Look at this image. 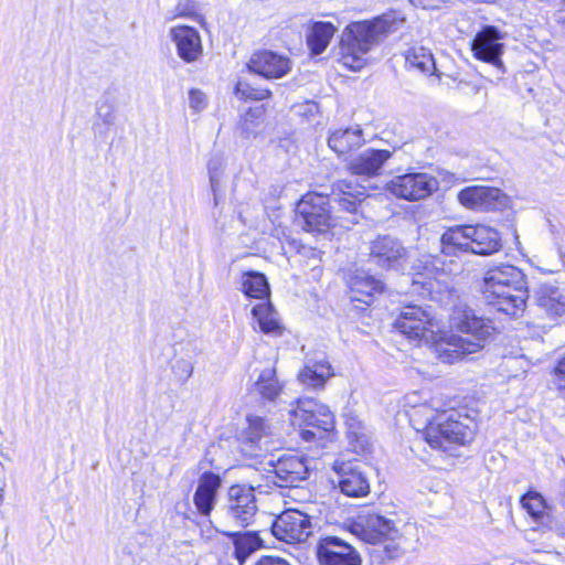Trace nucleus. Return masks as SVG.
<instances>
[{"label": "nucleus", "instance_id": "obj_31", "mask_svg": "<svg viewBox=\"0 0 565 565\" xmlns=\"http://www.w3.org/2000/svg\"><path fill=\"white\" fill-rule=\"evenodd\" d=\"M521 505L536 523L543 525L548 523V507L540 493L527 492L522 497Z\"/></svg>", "mask_w": 565, "mask_h": 565}, {"label": "nucleus", "instance_id": "obj_1", "mask_svg": "<svg viewBox=\"0 0 565 565\" xmlns=\"http://www.w3.org/2000/svg\"><path fill=\"white\" fill-rule=\"evenodd\" d=\"M449 323L451 328L472 339L455 334L443 335L441 324L431 310L417 305L404 306L394 321V327L411 340L431 343L438 359L450 364L480 351L494 330L489 319L476 316L475 311L465 305L452 309Z\"/></svg>", "mask_w": 565, "mask_h": 565}, {"label": "nucleus", "instance_id": "obj_3", "mask_svg": "<svg viewBox=\"0 0 565 565\" xmlns=\"http://www.w3.org/2000/svg\"><path fill=\"white\" fill-rule=\"evenodd\" d=\"M405 19L396 12L384 13L371 21L355 22L347 26L340 43L342 64L352 71L361 70L366 53L388 34L401 30Z\"/></svg>", "mask_w": 565, "mask_h": 565}, {"label": "nucleus", "instance_id": "obj_2", "mask_svg": "<svg viewBox=\"0 0 565 565\" xmlns=\"http://www.w3.org/2000/svg\"><path fill=\"white\" fill-rule=\"evenodd\" d=\"M365 198V188L355 183L351 178L342 179L333 183L328 196L318 193H307L298 202L296 207V222L306 232L324 233L342 216L330 214L329 205L337 212H345L349 217L340 223L349 228L358 223V206Z\"/></svg>", "mask_w": 565, "mask_h": 565}, {"label": "nucleus", "instance_id": "obj_46", "mask_svg": "<svg viewBox=\"0 0 565 565\" xmlns=\"http://www.w3.org/2000/svg\"><path fill=\"white\" fill-rule=\"evenodd\" d=\"M415 7L423 9L438 8L439 0H409Z\"/></svg>", "mask_w": 565, "mask_h": 565}, {"label": "nucleus", "instance_id": "obj_32", "mask_svg": "<svg viewBox=\"0 0 565 565\" xmlns=\"http://www.w3.org/2000/svg\"><path fill=\"white\" fill-rule=\"evenodd\" d=\"M334 26L330 22H316L308 35V45L313 54L322 53L334 34Z\"/></svg>", "mask_w": 565, "mask_h": 565}, {"label": "nucleus", "instance_id": "obj_18", "mask_svg": "<svg viewBox=\"0 0 565 565\" xmlns=\"http://www.w3.org/2000/svg\"><path fill=\"white\" fill-rule=\"evenodd\" d=\"M504 195L498 188L475 185L458 193L459 202L467 209L490 211L504 203Z\"/></svg>", "mask_w": 565, "mask_h": 565}, {"label": "nucleus", "instance_id": "obj_34", "mask_svg": "<svg viewBox=\"0 0 565 565\" xmlns=\"http://www.w3.org/2000/svg\"><path fill=\"white\" fill-rule=\"evenodd\" d=\"M347 435L355 451L364 450L369 444L365 426L354 415L345 417Z\"/></svg>", "mask_w": 565, "mask_h": 565}, {"label": "nucleus", "instance_id": "obj_44", "mask_svg": "<svg viewBox=\"0 0 565 565\" xmlns=\"http://www.w3.org/2000/svg\"><path fill=\"white\" fill-rule=\"evenodd\" d=\"M177 369L181 370L184 379H189L193 373V365L186 360L178 361Z\"/></svg>", "mask_w": 565, "mask_h": 565}, {"label": "nucleus", "instance_id": "obj_42", "mask_svg": "<svg viewBox=\"0 0 565 565\" xmlns=\"http://www.w3.org/2000/svg\"><path fill=\"white\" fill-rule=\"evenodd\" d=\"M554 373L558 377V387L565 388V354L558 360Z\"/></svg>", "mask_w": 565, "mask_h": 565}, {"label": "nucleus", "instance_id": "obj_11", "mask_svg": "<svg viewBox=\"0 0 565 565\" xmlns=\"http://www.w3.org/2000/svg\"><path fill=\"white\" fill-rule=\"evenodd\" d=\"M289 418L295 427L305 424L320 434L331 431L335 426L334 415L330 408L312 398L298 399L297 407L289 411Z\"/></svg>", "mask_w": 565, "mask_h": 565}, {"label": "nucleus", "instance_id": "obj_27", "mask_svg": "<svg viewBox=\"0 0 565 565\" xmlns=\"http://www.w3.org/2000/svg\"><path fill=\"white\" fill-rule=\"evenodd\" d=\"M405 62L411 70L418 71L422 74L436 75L440 78L431 52L424 46L409 49L405 54Z\"/></svg>", "mask_w": 565, "mask_h": 565}, {"label": "nucleus", "instance_id": "obj_47", "mask_svg": "<svg viewBox=\"0 0 565 565\" xmlns=\"http://www.w3.org/2000/svg\"><path fill=\"white\" fill-rule=\"evenodd\" d=\"M6 484L7 483H6V476H4V466L0 461V504L2 503V500H3V492H4Z\"/></svg>", "mask_w": 565, "mask_h": 565}, {"label": "nucleus", "instance_id": "obj_40", "mask_svg": "<svg viewBox=\"0 0 565 565\" xmlns=\"http://www.w3.org/2000/svg\"><path fill=\"white\" fill-rule=\"evenodd\" d=\"M416 398H417L416 393L407 395L405 397V405L411 406V408H412V413H411L412 419H416V417H422L423 423L425 424V426H427V420H426L427 413H426V411H424L422 408V406L428 405V404L427 403L417 404Z\"/></svg>", "mask_w": 565, "mask_h": 565}, {"label": "nucleus", "instance_id": "obj_36", "mask_svg": "<svg viewBox=\"0 0 565 565\" xmlns=\"http://www.w3.org/2000/svg\"><path fill=\"white\" fill-rule=\"evenodd\" d=\"M502 297H498L495 299H484L488 305L493 306L498 311H502L509 316L518 317L523 313L526 301H523L522 305L519 306L518 302L512 300V296L515 295V291L508 290V288L503 289Z\"/></svg>", "mask_w": 565, "mask_h": 565}, {"label": "nucleus", "instance_id": "obj_26", "mask_svg": "<svg viewBox=\"0 0 565 565\" xmlns=\"http://www.w3.org/2000/svg\"><path fill=\"white\" fill-rule=\"evenodd\" d=\"M334 375L333 369L326 359L309 361L300 371L299 381L310 387H323L326 382Z\"/></svg>", "mask_w": 565, "mask_h": 565}, {"label": "nucleus", "instance_id": "obj_6", "mask_svg": "<svg viewBox=\"0 0 565 565\" xmlns=\"http://www.w3.org/2000/svg\"><path fill=\"white\" fill-rule=\"evenodd\" d=\"M351 532L365 543L383 544L390 558L399 555L405 542L391 519L375 513L359 515L351 525Z\"/></svg>", "mask_w": 565, "mask_h": 565}, {"label": "nucleus", "instance_id": "obj_16", "mask_svg": "<svg viewBox=\"0 0 565 565\" xmlns=\"http://www.w3.org/2000/svg\"><path fill=\"white\" fill-rule=\"evenodd\" d=\"M168 35L180 60L188 64L201 61L203 44L200 32L195 28L185 24L173 25L169 29Z\"/></svg>", "mask_w": 565, "mask_h": 565}, {"label": "nucleus", "instance_id": "obj_5", "mask_svg": "<svg viewBox=\"0 0 565 565\" xmlns=\"http://www.w3.org/2000/svg\"><path fill=\"white\" fill-rule=\"evenodd\" d=\"M441 252L447 255L457 252L477 255H492L502 248L500 233L488 225L467 224L449 227L440 237Z\"/></svg>", "mask_w": 565, "mask_h": 565}, {"label": "nucleus", "instance_id": "obj_14", "mask_svg": "<svg viewBox=\"0 0 565 565\" xmlns=\"http://www.w3.org/2000/svg\"><path fill=\"white\" fill-rule=\"evenodd\" d=\"M226 515L239 527L249 525L257 512L254 488L234 484L228 489Z\"/></svg>", "mask_w": 565, "mask_h": 565}, {"label": "nucleus", "instance_id": "obj_9", "mask_svg": "<svg viewBox=\"0 0 565 565\" xmlns=\"http://www.w3.org/2000/svg\"><path fill=\"white\" fill-rule=\"evenodd\" d=\"M312 518L297 509H288L280 513L271 525L273 535L285 543L305 542L313 533Z\"/></svg>", "mask_w": 565, "mask_h": 565}, {"label": "nucleus", "instance_id": "obj_33", "mask_svg": "<svg viewBox=\"0 0 565 565\" xmlns=\"http://www.w3.org/2000/svg\"><path fill=\"white\" fill-rule=\"evenodd\" d=\"M243 291L250 298L264 299L269 294L266 277L259 273H247L243 278Z\"/></svg>", "mask_w": 565, "mask_h": 565}, {"label": "nucleus", "instance_id": "obj_8", "mask_svg": "<svg viewBox=\"0 0 565 565\" xmlns=\"http://www.w3.org/2000/svg\"><path fill=\"white\" fill-rule=\"evenodd\" d=\"M455 267H457V264L454 262L446 263L439 255H422L413 266L415 274L412 279V291L420 296L431 295L435 282L447 285Z\"/></svg>", "mask_w": 565, "mask_h": 565}, {"label": "nucleus", "instance_id": "obj_20", "mask_svg": "<svg viewBox=\"0 0 565 565\" xmlns=\"http://www.w3.org/2000/svg\"><path fill=\"white\" fill-rule=\"evenodd\" d=\"M221 486L222 479L217 473L206 471L200 476L193 502L201 515L209 516L211 514Z\"/></svg>", "mask_w": 565, "mask_h": 565}, {"label": "nucleus", "instance_id": "obj_22", "mask_svg": "<svg viewBox=\"0 0 565 565\" xmlns=\"http://www.w3.org/2000/svg\"><path fill=\"white\" fill-rule=\"evenodd\" d=\"M334 469L338 473V486L343 494L352 498H361L369 494V480L356 467L341 463L335 466Z\"/></svg>", "mask_w": 565, "mask_h": 565}, {"label": "nucleus", "instance_id": "obj_12", "mask_svg": "<svg viewBox=\"0 0 565 565\" xmlns=\"http://www.w3.org/2000/svg\"><path fill=\"white\" fill-rule=\"evenodd\" d=\"M505 34L492 25L483 26L471 42V51L477 60L493 65L497 68L498 77L505 70L501 56L504 51L503 40Z\"/></svg>", "mask_w": 565, "mask_h": 565}, {"label": "nucleus", "instance_id": "obj_4", "mask_svg": "<svg viewBox=\"0 0 565 565\" xmlns=\"http://www.w3.org/2000/svg\"><path fill=\"white\" fill-rule=\"evenodd\" d=\"M422 408L427 413L424 438L433 449L448 452L452 445L463 446L473 439L477 425L467 413L454 408L438 412L434 405Z\"/></svg>", "mask_w": 565, "mask_h": 565}, {"label": "nucleus", "instance_id": "obj_29", "mask_svg": "<svg viewBox=\"0 0 565 565\" xmlns=\"http://www.w3.org/2000/svg\"><path fill=\"white\" fill-rule=\"evenodd\" d=\"M248 426L242 435L243 443L257 446L263 438L274 435V427L260 416L247 417Z\"/></svg>", "mask_w": 565, "mask_h": 565}, {"label": "nucleus", "instance_id": "obj_37", "mask_svg": "<svg viewBox=\"0 0 565 565\" xmlns=\"http://www.w3.org/2000/svg\"><path fill=\"white\" fill-rule=\"evenodd\" d=\"M236 94L243 99L264 100L270 97L269 89L255 88L244 81H238L235 87Z\"/></svg>", "mask_w": 565, "mask_h": 565}, {"label": "nucleus", "instance_id": "obj_17", "mask_svg": "<svg viewBox=\"0 0 565 565\" xmlns=\"http://www.w3.org/2000/svg\"><path fill=\"white\" fill-rule=\"evenodd\" d=\"M370 256L381 268L397 269L406 260L407 250L397 238L383 235L371 242Z\"/></svg>", "mask_w": 565, "mask_h": 565}, {"label": "nucleus", "instance_id": "obj_30", "mask_svg": "<svg viewBox=\"0 0 565 565\" xmlns=\"http://www.w3.org/2000/svg\"><path fill=\"white\" fill-rule=\"evenodd\" d=\"M254 318L257 320L259 328L265 333L275 335L281 334L282 327L278 320L277 312L270 303L264 302L255 306L252 310Z\"/></svg>", "mask_w": 565, "mask_h": 565}, {"label": "nucleus", "instance_id": "obj_28", "mask_svg": "<svg viewBox=\"0 0 565 565\" xmlns=\"http://www.w3.org/2000/svg\"><path fill=\"white\" fill-rule=\"evenodd\" d=\"M220 532L234 540L235 557L241 565L262 545V540L255 532L239 533L225 530Z\"/></svg>", "mask_w": 565, "mask_h": 565}, {"label": "nucleus", "instance_id": "obj_23", "mask_svg": "<svg viewBox=\"0 0 565 565\" xmlns=\"http://www.w3.org/2000/svg\"><path fill=\"white\" fill-rule=\"evenodd\" d=\"M391 157L388 150L366 149L351 159L349 170L355 175H375L384 162Z\"/></svg>", "mask_w": 565, "mask_h": 565}, {"label": "nucleus", "instance_id": "obj_39", "mask_svg": "<svg viewBox=\"0 0 565 565\" xmlns=\"http://www.w3.org/2000/svg\"><path fill=\"white\" fill-rule=\"evenodd\" d=\"M263 115H264L263 106L249 108L246 111V114L243 116V120H242L243 129L245 131H247L248 134H254L255 130H254L253 126H258V122H255V121H258Z\"/></svg>", "mask_w": 565, "mask_h": 565}, {"label": "nucleus", "instance_id": "obj_48", "mask_svg": "<svg viewBox=\"0 0 565 565\" xmlns=\"http://www.w3.org/2000/svg\"><path fill=\"white\" fill-rule=\"evenodd\" d=\"M562 242H563V245L565 247V231H564V234H563V237H562Z\"/></svg>", "mask_w": 565, "mask_h": 565}, {"label": "nucleus", "instance_id": "obj_43", "mask_svg": "<svg viewBox=\"0 0 565 565\" xmlns=\"http://www.w3.org/2000/svg\"><path fill=\"white\" fill-rule=\"evenodd\" d=\"M256 565H290V563L282 557L267 555L262 556Z\"/></svg>", "mask_w": 565, "mask_h": 565}, {"label": "nucleus", "instance_id": "obj_35", "mask_svg": "<svg viewBox=\"0 0 565 565\" xmlns=\"http://www.w3.org/2000/svg\"><path fill=\"white\" fill-rule=\"evenodd\" d=\"M256 387L263 397L270 401L275 399L281 392V385L276 379L274 369H266L260 373Z\"/></svg>", "mask_w": 565, "mask_h": 565}, {"label": "nucleus", "instance_id": "obj_15", "mask_svg": "<svg viewBox=\"0 0 565 565\" xmlns=\"http://www.w3.org/2000/svg\"><path fill=\"white\" fill-rule=\"evenodd\" d=\"M320 565H361V556L349 543L338 536H326L317 544Z\"/></svg>", "mask_w": 565, "mask_h": 565}, {"label": "nucleus", "instance_id": "obj_10", "mask_svg": "<svg viewBox=\"0 0 565 565\" xmlns=\"http://www.w3.org/2000/svg\"><path fill=\"white\" fill-rule=\"evenodd\" d=\"M439 188V181L426 172H412L394 177L387 184L395 196L407 201H419L430 196Z\"/></svg>", "mask_w": 565, "mask_h": 565}, {"label": "nucleus", "instance_id": "obj_38", "mask_svg": "<svg viewBox=\"0 0 565 565\" xmlns=\"http://www.w3.org/2000/svg\"><path fill=\"white\" fill-rule=\"evenodd\" d=\"M209 174H210L211 189L214 194V203L217 205L218 204V190L221 186L222 163L216 160L210 161Z\"/></svg>", "mask_w": 565, "mask_h": 565}, {"label": "nucleus", "instance_id": "obj_21", "mask_svg": "<svg viewBox=\"0 0 565 565\" xmlns=\"http://www.w3.org/2000/svg\"><path fill=\"white\" fill-rule=\"evenodd\" d=\"M350 299L371 305L375 295L382 294L384 284L365 270H356L349 280Z\"/></svg>", "mask_w": 565, "mask_h": 565}, {"label": "nucleus", "instance_id": "obj_19", "mask_svg": "<svg viewBox=\"0 0 565 565\" xmlns=\"http://www.w3.org/2000/svg\"><path fill=\"white\" fill-rule=\"evenodd\" d=\"M247 66L250 72L265 78H280L291 67L288 57L267 50L255 52L250 56Z\"/></svg>", "mask_w": 565, "mask_h": 565}, {"label": "nucleus", "instance_id": "obj_24", "mask_svg": "<svg viewBox=\"0 0 565 565\" xmlns=\"http://www.w3.org/2000/svg\"><path fill=\"white\" fill-rule=\"evenodd\" d=\"M364 143L363 131L359 126L338 129L328 138V146L338 154L344 156Z\"/></svg>", "mask_w": 565, "mask_h": 565}, {"label": "nucleus", "instance_id": "obj_13", "mask_svg": "<svg viewBox=\"0 0 565 565\" xmlns=\"http://www.w3.org/2000/svg\"><path fill=\"white\" fill-rule=\"evenodd\" d=\"M269 466L266 478L279 488L297 487L309 477L306 459L297 455L282 456L276 462L270 461Z\"/></svg>", "mask_w": 565, "mask_h": 565}, {"label": "nucleus", "instance_id": "obj_41", "mask_svg": "<svg viewBox=\"0 0 565 565\" xmlns=\"http://www.w3.org/2000/svg\"><path fill=\"white\" fill-rule=\"evenodd\" d=\"M189 104L194 111H201L206 105L205 94L199 89H191L189 92Z\"/></svg>", "mask_w": 565, "mask_h": 565}, {"label": "nucleus", "instance_id": "obj_25", "mask_svg": "<svg viewBox=\"0 0 565 565\" xmlns=\"http://www.w3.org/2000/svg\"><path fill=\"white\" fill-rule=\"evenodd\" d=\"M537 306L550 317L565 313V295L559 288L552 285H542L535 292Z\"/></svg>", "mask_w": 565, "mask_h": 565}, {"label": "nucleus", "instance_id": "obj_7", "mask_svg": "<svg viewBox=\"0 0 565 565\" xmlns=\"http://www.w3.org/2000/svg\"><path fill=\"white\" fill-rule=\"evenodd\" d=\"M515 291L512 300L519 306L526 301L529 291L524 274L515 266L501 264L488 269L483 276L482 295L484 299L502 297L503 289Z\"/></svg>", "mask_w": 565, "mask_h": 565}, {"label": "nucleus", "instance_id": "obj_45", "mask_svg": "<svg viewBox=\"0 0 565 565\" xmlns=\"http://www.w3.org/2000/svg\"><path fill=\"white\" fill-rule=\"evenodd\" d=\"M299 427V435L300 437L305 440V441H313L318 435V430H313V429H309V428H302V425L301 426H298Z\"/></svg>", "mask_w": 565, "mask_h": 565}]
</instances>
